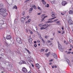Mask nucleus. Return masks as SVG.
<instances>
[{
  "label": "nucleus",
  "instance_id": "obj_1",
  "mask_svg": "<svg viewBox=\"0 0 73 73\" xmlns=\"http://www.w3.org/2000/svg\"><path fill=\"white\" fill-rule=\"evenodd\" d=\"M58 48L59 50L62 52H64V49L62 48V46H61V44H60L59 41H58Z\"/></svg>",
  "mask_w": 73,
  "mask_h": 73
},
{
  "label": "nucleus",
  "instance_id": "obj_2",
  "mask_svg": "<svg viewBox=\"0 0 73 73\" xmlns=\"http://www.w3.org/2000/svg\"><path fill=\"white\" fill-rule=\"evenodd\" d=\"M16 40L17 42L20 44H21L22 43V39L20 38L17 37L16 39Z\"/></svg>",
  "mask_w": 73,
  "mask_h": 73
},
{
  "label": "nucleus",
  "instance_id": "obj_3",
  "mask_svg": "<svg viewBox=\"0 0 73 73\" xmlns=\"http://www.w3.org/2000/svg\"><path fill=\"white\" fill-rule=\"evenodd\" d=\"M67 4V2L66 1H63L62 2V5L63 6H65Z\"/></svg>",
  "mask_w": 73,
  "mask_h": 73
},
{
  "label": "nucleus",
  "instance_id": "obj_4",
  "mask_svg": "<svg viewBox=\"0 0 73 73\" xmlns=\"http://www.w3.org/2000/svg\"><path fill=\"white\" fill-rule=\"evenodd\" d=\"M53 55V57L55 59H57L58 58V57H57V54H56L55 53H53L52 54V56Z\"/></svg>",
  "mask_w": 73,
  "mask_h": 73
},
{
  "label": "nucleus",
  "instance_id": "obj_5",
  "mask_svg": "<svg viewBox=\"0 0 73 73\" xmlns=\"http://www.w3.org/2000/svg\"><path fill=\"white\" fill-rule=\"evenodd\" d=\"M22 70L23 72H25V73H26V72H27V71H28L27 68H26L25 67L23 68Z\"/></svg>",
  "mask_w": 73,
  "mask_h": 73
},
{
  "label": "nucleus",
  "instance_id": "obj_6",
  "mask_svg": "<svg viewBox=\"0 0 73 73\" xmlns=\"http://www.w3.org/2000/svg\"><path fill=\"white\" fill-rule=\"evenodd\" d=\"M25 19H26V18H24V17H21V22H22V23H24V21H25Z\"/></svg>",
  "mask_w": 73,
  "mask_h": 73
},
{
  "label": "nucleus",
  "instance_id": "obj_7",
  "mask_svg": "<svg viewBox=\"0 0 73 73\" xmlns=\"http://www.w3.org/2000/svg\"><path fill=\"white\" fill-rule=\"evenodd\" d=\"M11 38H12L11 36L9 35H7L6 37V38L7 39V40H10Z\"/></svg>",
  "mask_w": 73,
  "mask_h": 73
},
{
  "label": "nucleus",
  "instance_id": "obj_8",
  "mask_svg": "<svg viewBox=\"0 0 73 73\" xmlns=\"http://www.w3.org/2000/svg\"><path fill=\"white\" fill-rule=\"evenodd\" d=\"M35 65L36 66L37 69H39L40 68V66L39 64L38 63H37Z\"/></svg>",
  "mask_w": 73,
  "mask_h": 73
},
{
  "label": "nucleus",
  "instance_id": "obj_9",
  "mask_svg": "<svg viewBox=\"0 0 73 73\" xmlns=\"http://www.w3.org/2000/svg\"><path fill=\"white\" fill-rule=\"evenodd\" d=\"M66 61L68 62V64L70 65V61L67 58H65Z\"/></svg>",
  "mask_w": 73,
  "mask_h": 73
},
{
  "label": "nucleus",
  "instance_id": "obj_10",
  "mask_svg": "<svg viewBox=\"0 0 73 73\" xmlns=\"http://www.w3.org/2000/svg\"><path fill=\"white\" fill-rule=\"evenodd\" d=\"M3 16H4V17H5V16H7V15H8V13L7 12V11H6L5 12L3 13Z\"/></svg>",
  "mask_w": 73,
  "mask_h": 73
},
{
  "label": "nucleus",
  "instance_id": "obj_11",
  "mask_svg": "<svg viewBox=\"0 0 73 73\" xmlns=\"http://www.w3.org/2000/svg\"><path fill=\"white\" fill-rule=\"evenodd\" d=\"M50 54V52H48L47 54L46 53L45 54V55H46V57H48L49 56Z\"/></svg>",
  "mask_w": 73,
  "mask_h": 73
},
{
  "label": "nucleus",
  "instance_id": "obj_12",
  "mask_svg": "<svg viewBox=\"0 0 73 73\" xmlns=\"http://www.w3.org/2000/svg\"><path fill=\"white\" fill-rule=\"evenodd\" d=\"M33 7L30 8L29 9V13H31L32 12V11H33Z\"/></svg>",
  "mask_w": 73,
  "mask_h": 73
},
{
  "label": "nucleus",
  "instance_id": "obj_13",
  "mask_svg": "<svg viewBox=\"0 0 73 73\" xmlns=\"http://www.w3.org/2000/svg\"><path fill=\"white\" fill-rule=\"evenodd\" d=\"M4 24V21L3 20H1L0 21V24H1L3 25Z\"/></svg>",
  "mask_w": 73,
  "mask_h": 73
},
{
  "label": "nucleus",
  "instance_id": "obj_14",
  "mask_svg": "<svg viewBox=\"0 0 73 73\" xmlns=\"http://www.w3.org/2000/svg\"><path fill=\"white\" fill-rule=\"evenodd\" d=\"M4 54H2L0 55V59H1V58H3V57H4Z\"/></svg>",
  "mask_w": 73,
  "mask_h": 73
},
{
  "label": "nucleus",
  "instance_id": "obj_15",
  "mask_svg": "<svg viewBox=\"0 0 73 73\" xmlns=\"http://www.w3.org/2000/svg\"><path fill=\"white\" fill-rule=\"evenodd\" d=\"M73 13V11L72 10H70L69 11V14H70V15H72Z\"/></svg>",
  "mask_w": 73,
  "mask_h": 73
},
{
  "label": "nucleus",
  "instance_id": "obj_16",
  "mask_svg": "<svg viewBox=\"0 0 73 73\" xmlns=\"http://www.w3.org/2000/svg\"><path fill=\"white\" fill-rule=\"evenodd\" d=\"M7 12V10L6 9H3V10H2V13H5V12Z\"/></svg>",
  "mask_w": 73,
  "mask_h": 73
},
{
  "label": "nucleus",
  "instance_id": "obj_17",
  "mask_svg": "<svg viewBox=\"0 0 73 73\" xmlns=\"http://www.w3.org/2000/svg\"><path fill=\"white\" fill-rule=\"evenodd\" d=\"M53 23V21H50L46 22V23Z\"/></svg>",
  "mask_w": 73,
  "mask_h": 73
},
{
  "label": "nucleus",
  "instance_id": "obj_18",
  "mask_svg": "<svg viewBox=\"0 0 73 73\" xmlns=\"http://www.w3.org/2000/svg\"><path fill=\"white\" fill-rule=\"evenodd\" d=\"M42 2L43 4H44V5H45L46 4V2L45 1V0H42L41 1Z\"/></svg>",
  "mask_w": 73,
  "mask_h": 73
},
{
  "label": "nucleus",
  "instance_id": "obj_19",
  "mask_svg": "<svg viewBox=\"0 0 73 73\" xmlns=\"http://www.w3.org/2000/svg\"><path fill=\"white\" fill-rule=\"evenodd\" d=\"M29 40L30 43L32 44V38H30V39H29Z\"/></svg>",
  "mask_w": 73,
  "mask_h": 73
},
{
  "label": "nucleus",
  "instance_id": "obj_20",
  "mask_svg": "<svg viewBox=\"0 0 73 73\" xmlns=\"http://www.w3.org/2000/svg\"><path fill=\"white\" fill-rule=\"evenodd\" d=\"M48 17V16H46L44 17V18H43L42 17H41L42 19V21H43V20H44V19H45V18L46 17Z\"/></svg>",
  "mask_w": 73,
  "mask_h": 73
},
{
  "label": "nucleus",
  "instance_id": "obj_21",
  "mask_svg": "<svg viewBox=\"0 0 73 73\" xmlns=\"http://www.w3.org/2000/svg\"><path fill=\"white\" fill-rule=\"evenodd\" d=\"M4 7V5L3 3H1L0 4V8H3Z\"/></svg>",
  "mask_w": 73,
  "mask_h": 73
},
{
  "label": "nucleus",
  "instance_id": "obj_22",
  "mask_svg": "<svg viewBox=\"0 0 73 73\" xmlns=\"http://www.w3.org/2000/svg\"><path fill=\"white\" fill-rule=\"evenodd\" d=\"M22 62L23 64H27V63H26V62L24 60H22Z\"/></svg>",
  "mask_w": 73,
  "mask_h": 73
},
{
  "label": "nucleus",
  "instance_id": "obj_23",
  "mask_svg": "<svg viewBox=\"0 0 73 73\" xmlns=\"http://www.w3.org/2000/svg\"><path fill=\"white\" fill-rule=\"evenodd\" d=\"M13 9H17V7L16 5L14 6L13 7Z\"/></svg>",
  "mask_w": 73,
  "mask_h": 73
},
{
  "label": "nucleus",
  "instance_id": "obj_24",
  "mask_svg": "<svg viewBox=\"0 0 73 73\" xmlns=\"http://www.w3.org/2000/svg\"><path fill=\"white\" fill-rule=\"evenodd\" d=\"M32 7L34 8L35 9H37L36 7V6H35V5H33Z\"/></svg>",
  "mask_w": 73,
  "mask_h": 73
},
{
  "label": "nucleus",
  "instance_id": "obj_25",
  "mask_svg": "<svg viewBox=\"0 0 73 73\" xmlns=\"http://www.w3.org/2000/svg\"><path fill=\"white\" fill-rule=\"evenodd\" d=\"M60 21H58L56 22V23H57L58 25H60Z\"/></svg>",
  "mask_w": 73,
  "mask_h": 73
},
{
  "label": "nucleus",
  "instance_id": "obj_26",
  "mask_svg": "<svg viewBox=\"0 0 73 73\" xmlns=\"http://www.w3.org/2000/svg\"><path fill=\"white\" fill-rule=\"evenodd\" d=\"M51 3L52 4H54V3H55V1H51Z\"/></svg>",
  "mask_w": 73,
  "mask_h": 73
},
{
  "label": "nucleus",
  "instance_id": "obj_27",
  "mask_svg": "<svg viewBox=\"0 0 73 73\" xmlns=\"http://www.w3.org/2000/svg\"><path fill=\"white\" fill-rule=\"evenodd\" d=\"M25 11H23L22 13V16H24V15H25Z\"/></svg>",
  "mask_w": 73,
  "mask_h": 73
},
{
  "label": "nucleus",
  "instance_id": "obj_28",
  "mask_svg": "<svg viewBox=\"0 0 73 73\" xmlns=\"http://www.w3.org/2000/svg\"><path fill=\"white\" fill-rule=\"evenodd\" d=\"M19 64H21V65H22V64H23V62H22V60H21L20 62L19 63Z\"/></svg>",
  "mask_w": 73,
  "mask_h": 73
},
{
  "label": "nucleus",
  "instance_id": "obj_29",
  "mask_svg": "<svg viewBox=\"0 0 73 73\" xmlns=\"http://www.w3.org/2000/svg\"><path fill=\"white\" fill-rule=\"evenodd\" d=\"M3 10V8L0 9V12L2 13Z\"/></svg>",
  "mask_w": 73,
  "mask_h": 73
},
{
  "label": "nucleus",
  "instance_id": "obj_30",
  "mask_svg": "<svg viewBox=\"0 0 73 73\" xmlns=\"http://www.w3.org/2000/svg\"><path fill=\"white\" fill-rule=\"evenodd\" d=\"M44 50H45V49H41V50H40V52H44Z\"/></svg>",
  "mask_w": 73,
  "mask_h": 73
},
{
  "label": "nucleus",
  "instance_id": "obj_31",
  "mask_svg": "<svg viewBox=\"0 0 73 73\" xmlns=\"http://www.w3.org/2000/svg\"><path fill=\"white\" fill-rule=\"evenodd\" d=\"M27 52L28 53H29V54H31V52H30V51H29V50H27Z\"/></svg>",
  "mask_w": 73,
  "mask_h": 73
},
{
  "label": "nucleus",
  "instance_id": "obj_32",
  "mask_svg": "<svg viewBox=\"0 0 73 73\" xmlns=\"http://www.w3.org/2000/svg\"><path fill=\"white\" fill-rule=\"evenodd\" d=\"M51 16H52V17H55V14H52L51 15Z\"/></svg>",
  "mask_w": 73,
  "mask_h": 73
},
{
  "label": "nucleus",
  "instance_id": "obj_33",
  "mask_svg": "<svg viewBox=\"0 0 73 73\" xmlns=\"http://www.w3.org/2000/svg\"><path fill=\"white\" fill-rule=\"evenodd\" d=\"M42 40L43 43H45V40H44V39H42Z\"/></svg>",
  "mask_w": 73,
  "mask_h": 73
},
{
  "label": "nucleus",
  "instance_id": "obj_34",
  "mask_svg": "<svg viewBox=\"0 0 73 73\" xmlns=\"http://www.w3.org/2000/svg\"><path fill=\"white\" fill-rule=\"evenodd\" d=\"M70 53H71V52L70 51H68L67 53V54H70Z\"/></svg>",
  "mask_w": 73,
  "mask_h": 73
},
{
  "label": "nucleus",
  "instance_id": "obj_35",
  "mask_svg": "<svg viewBox=\"0 0 73 73\" xmlns=\"http://www.w3.org/2000/svg\"><path fill=\"white\" fill-rule=\"evenodd\" d=\"M47 42H48V43H50L51 42V41L48 40L47 41Z\"/></svg>",
  "mask_w": 73,
  "mask_h": 73
},
{
  "label": "nucleus",
  "instance_id": "obj_36",
  "mask_svg": "<svg viewBox=\"0 0 73 73\" xmlns=\"http://www.w3.org/2000/svg\"><path fill=\"white\" fill-rule=\"evenodd\" d=\"M39 38H40V39H41V40H42V39H43V38H42L41 37V36H39Z\"/></svg>",
  "mask_w": 73,
  "mask_h": 73
},
{
  "label": "nucleus",
  "instance_id": "obj_37",
  "mask_svg": "<svg viewBox=\"0 0 73 73\" xmlns=\"http://www.w3.org/2000/svg\"><path fill=\"white\" fill-rule=\"evenodd\" d=\"M44 38H46V39H47V38H48V36H44Z\"/></svg>",
  "mask_w": 73,
  "mask_h": 73
},
{
  "label": "nucleus",
  "instance_id": "obj_38",
  "mask_svg": "<svg viewBox=\"0 0 73 73\" xmlns=\"http://www.w3.org/2000/svg\"><path fill=\"white\" fill-rule=\"evenodd\" d=\"M40 29L41 30H42V29H44V27H41Z\"/></svg>",
  "mask_w": 73,
  "mask_h": 73
},
{
  "label": "nucleus",
  "instance_id": "obj_39",
  "mask_svg": "<svg viewBox=\"0 0 73 73\" xmlns=\"http://www.w3.org/2000/svg\"><path fill=\"white\" fill-rule=\"evenodd\" d=\"M34 46L35 48L37 47V44H35Z\"/></svg>",
  "mask_w": 73,
  "mask_h": 73
},
{
  "label": "nucleus",
  "instance_id": "obj_40",
  "mask_svg": "<svg viewBox=\"0 0 73 73\" xmlns=\"http://www.w3.org/2000/svg\"><path fill=\"white\" fill-rule=\"evenodd\" d=\"M45 15L44 14H43L41 16L42 17H44V16H45Z\"/></svg>",
  "mask_w": 73,
  "mask_h": 73
},
{
  "label": "nucleus",
  "instance_id": "obj_41",
  "mask_svg": "<svg viewBox=\"0 0 73 73\" xmlns=\"http://www.w3.org/2000/svg\"><path fill=\"white\" fill-rule=\"evenodd\" d=\"M57 20H58V19H56L54 20L53 21V22H55V21H57Z\"/></svg>",
  "mask_w": 73,
  "mask_h": 73
},
{
  "label": "nucleus",
  "instance_id": "obj_42",
  "mask_svg": "<svg viewBox=\"0 0 73 73\" xmlns=\"http://www.w3.org/2000/svg\"><path fill=\"white\" fill-rule=\"evenodd\" d=\"M51 14H52V15H54V12H52L51 13Z\"/></svg>",
  "mask_w": 73,
  "mask_h": 73
},
{
  "label": "nucleus",
  "instance_id": "obj_43",
  "mask_svg": "<svg viewBox=\"0 0 73 73\" xmlns=\"http://www.w3.org/2000/svg\"><path fill=\"white\" fill-rule=\"evenodd\" d=\"M38 9H40V10H41V9L40 8V7H38Z\"/></svg>",
  "mask_w": 73,
  "mask_h": 73
},
{
  "label": "nucleus",
  "instance_id": "obj_44",
  "mask_svg": "<svg viewBox=\"0 0 73 73\" xmlns=\"http://www.w3.org/2000/svg\"><path fill=\"white\" fill-rule=\"evenodd\" d=\"M48 51V49H47L45 50V52H47Z\"/></svg>",
  "mask_w": 73,
  "mask_h": 73
},
{
  "label": "nucleus",
  "instance_id": "obj_45",
  "mask_svg": "<svg viewBox=\"0 0 73 73\" xmlns=\"http://www.w3.org/2000/svg\"><path fill=\"white\" fill-rule=\"evenodd\" d=\"M46 24H44L43 25L42 27H46Z\"/></svg>",
  "mask_w": 73,
  "mask_h": 73
},
{
  "label": "nucleus",
  "instance_id": "obj_46",
  "mask_svg": "<svg viewBox=\"0 0 73 73\" xmlns=\"http://www.w3.org/2000/svg\"><path fill=\"white\" fill-rule=\"evenodd\" d=\"M30 0H26V1H25V2L26 3H27V2L28 1H30Z\"/></svg>",
  "mask_w": 73,
  "mask_h": 73
},
{
  "label": "nucleus",
  "instance_id": "obj_47",
  "mask_svg": "<svg viewBox=\"0 0 73 73\" xmlns=\"http://www.w3.org/2000/svg\"><path fill=\"white\" fill-rule=\"evenodd\" d=\"M16 19L14 20V23L15 24H16Z\"/></svg>",
  "mask_w": 73,
  "mask_h": 73
},
{
  "label": "nucleus",
  "instance_id": "obj_48",
  "mask_svg": "<svg viewBox=\"0 0 73 73\" xmlns=\"http://www.w3.org/2000/svg\"><path fill=\"white\" fill-rule=\"evenodd\" d=\"M48 28V26H46V27H45L44 28V29H46V28Z\"/></svg>",
  "mask_w": 73,
  "mask_h": 73
},
{
  "label": "nucleus",
  "instance_id": "obj_49",
  "mask_svg": "<svg viewBox=\"0 0 73 73\" xmlns=\"http://www.w3.org/2000/svg\"><path fill=\"white\" fill-rule=\"evenodd\" d=\"M52 44H53V43H51L50 44H49V45H50H50H52Z\"/></svg>",
  "mask_w": 73,
  "mask_h": 73
},
{
  "label": "nucleus",
  "instance_id": "obj_50",
  "mask_svg": "<svg viewBox=\"0 0 73 73\" xmlns=\"http://www.w3.org/2000/svg\"><path fill=\"white\" fill-rule=\"evenodd\" d=\"M34 44H36V43H37V42H36V41H35L34 42Z\"/></svg>",
  "mask_w": 73,
  "mask_h": 73
},
{
  "label": "nucleus",
  "instance_id": "obj_51",
  "mask_svg": "<svg viewBox=\"0 0 73 73\" xmlns=\"http://www.w3.org/2000/svg\"><path fill=\"white\" fill-rule=\"evenodd\" d=\"M50 62H52V61H53V59H51L49 60Z\"/></svg>",
  "mask_w": 73,
  "mask_h": 73
},
{
  "label": "nucleus",
  "instance_id": "obj_52",
  "mask_svg": "<svg viewBox=\"0 0 73 73\" xmlns=\"http://www.w3.org/2000/svg\"><path fill=\"white\" fill-rule=\"evenodd\" d=\"M61 14L62 15H65L64 14H63V13H61Z\"/></svg>",
  "mask_w": 73,
  "mask_h": 73
},
{
  "label": "nucleus",
  "instance_id": "obj_53",
  "mask_svg": "<svg viewBox=\"0 0 73 73\" xmlns=\"http://www.w3.org/2000/svg\"><path fill=\"white\" fill-rule=\"evenodd\" d=\"M42 24H39V25H38V26L39 27H40V26H41L42 25Z\"/></svg>",
  "mask_w": 73,
  "mask_h": 73
},
{
  "label": "nucleus",
  "instance_id": "obj_54",
  "mask_svg": "<svg viewBox=\"0 0 73 73\" xmlns=\"http://www.w3.org/2000/svg\"><path fill=\"white\" fill-rule=\"evenodd\" d=\"M29 23H30V22L29 21H27V23L29 24Z\"/></svg>",
  "mask_w": 73,
  "mask_h": 73
},
{
  "label": "nucleus",
  "instance_id": "obj_55",
  "mask_svg": "<svg viewBox=\"0 0 73 73\" xmlns=\"http://www.w3.org/2000/svg\"><path fill=\"white\" fill-rule=\"evenodd\" d=\"M40 42V40H38L37 41V42Z\"/></svg>",
  "mask_w": 73,
  "mask_h": 73
},
{
  "label": "nucleus",
  "instance_id": "obj_56",
  "mask_svg": "<svg viewBox=\"0 0 73 73\" xmlns=\"http://www.w3.org/2000/svg\"><path fill=\"white\" fill-rule=\"evenodd\" d=\"M62 35L63 34H64V31H62Z\"/></svg>",
  "mask_w": 73,
  "mask_h": 73
},
{
  "label": "nucleus",
  "instance_id": "obj_57",
  "mask_svg": "<svg viewBox=\"0 0 73 73\" xmlns=\"http://www.w3.org/2000/svg\"><path fill=\"white\" fill-rule=\"evenodd\" d=\"M5 44L6 45H7V46L8 45V43H7V42H5Z\"/></svg>",
  "mask_w": 73,
  "mask_h": 73
},
{
  "label": "nucleus",
  "instance_id": "obj_58",
  "mask_svg": "<svg viewBox=\"0 0 73 73\" xmlns=\"http://www.w3.org/2000/svg\"><path fill=\"white\" fill-rule=\"evenodd\" d=\"M48 21H49V20H52V19H48Z\"/></svg>",
  "mask_w": 73,
  "mask_h": 73
},
{
  "label": "nucleus",
  "instance_id": "obj_59",
  "mask_svg": "<svg viewBox=\"0 0 73 73\" xmlns=\"http://www.w3.org/2000/svg\"><path fill=\"white\" fill-rule=\"evenodd\" d=\"M9 66H10V67H12V65H11V64H9Z\"/></svg>",
  "mask_w": 73,
  "mask_h": 73
},
{
  "label": "nucleus",
  "instance_id": "obj_60",
  "mask_svg": "<svg viewBox=\"0 0 73 73\" xmlns=\"http://www.w3.org/2000/svg\"><path fill=\"white\" fill-rule=\"evenodd\" d=\"M62 30H64V27H62Z\"/></svg>",
  "mask_w": 73,
  "mask_h": 73
},
{
  "label": "nucleus",
  "instance_id": "obj_61",
  "mask_svg": "<svg viewBox=\"0 0 73 73\" xmlns=\"http://www.w3.org/2000/svg\"><path fill=\"white\" fill-rule=\"evenodd\" d=\"M25 50H27H27H28L26 48H25Z\"/></svg>",
  "mask_w": 73,
  "mask_h": 73
},
{
  "label": "nucleus",
  "instance_id": "obj_62",
  "mask_svg": "<svg viewBox=\"0 0 73 73\" xmlns=\"http://www.w3.org/2000/svg\"><path fill=\"white\" fill-rule=\"evenodd\" d=\"M27 19H29V16H27Z\"/></svg>",
  "mask_w": 73,
  "mask_h": 73
},
{
  "label": "nucleus",
  "instance_id": "obj_63",
  "mask_svg": "<svg viewBox=\"0 0 73 73\" xmlns=\"http://www.w3.org/2000/svg\"><path fill=\"white\" fill-rule=\"evenodd\" d=\"M53 19H54V18H51V20H53Z\"/></svg>",
  "mask_w": 73,
  "mask_h": 73
},
{
  "label": "nucleus",
  "instance_id": "obj_64",
  "mask_svg": "<svg viewBox=\"0 0 73 73\" xmlns=\"http://www.w3.org/2000/svg\"><path fill=\"white\" fill-rule=\"evenodd\" d=\"M50 39L51 40H53V38H51Z\"/></svg>",
  "mask_w": 73,
  "mask_h": 73
}]
</instances>
